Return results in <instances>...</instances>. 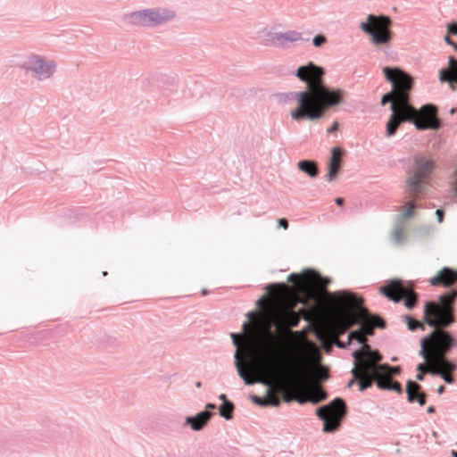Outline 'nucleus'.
<instances>
[{
	"label": "nucleus",
	"instance_id": "5701e85b",
	"mask_svg": "<svg viewBox=\"0 0 457 457\" xmlns=\"http://www.w3.org/2000/svg\"><path fill=\"white\" fill-rule=\"evenodd\" d=\"M327 42V38L322 35H317L312 39V44L316 47H320L325 45Z\"/></svg>",
	"mask_w": 457,
	"mask_h": 457
},
{
	"label": "nucleus",
	"instance_id": "c85d7f7f",
	"mask_svg": "<svg viewBox=\"0 0 457 457\" xmlns=\"http://www.w3.org/2000/svg\"><path fill=\"white\" fill-rule=\"evenodd\" d=\"M427 412L429 413V414L434 413L435 412V408L433 406L428 407Z\"/></svg>",
	"mask_w": 457,
	"mask_h": 457
},
{
	"label": "nucleus",
	"instance_id": "dca6fc26",
	"mask_svg": "<svg viewBox=\"0 0 457 457\" xmlns=\"http://www.w3.org/2000/svg\"><path fill=\"white\" fill-rule=\"evenodd\" d=\"M344 151L339 146H335L330 151V155L327 161L326 180L332 182L336 180L341 170Z\"/></svg>",
	"mask_w": 457,
	"mask_h": 457
},
{
	"label": "nucleus",
	"instance_id": "423d86ee",
	"mask_svg": "<svg viewBox=\"0 0 457 457\" xmlns=\"http://www.w3.org/2000/svg\"><path fill=\"white\" fill-rule=\"evenodd\" d=\"M404 121L413 123L420 130H437L442 126L436 106L428 104L417 109L410 103L398 112L390 115L386 125V136L393 137Z\"/></svg>",
	"mask_w": 457,
	"mask_h": 457
},
{
	"label": "nucleus",
	"instance_id": "a878e982",
	"mask_svg": "<svg viewBox=\"0 0 457 457\" xmlns=\"http://www.w3.org/2000/svg\"><path fill=\"white\" fill-rule=\"evenodd\" d=\"M436 218H437V221L438 222H442L443 221V217H444L443 211L440 210V209L436 210Z\"/></svg>",
	"mask_w": 457,
	"mask_h": 457
},
{
	"label": "nucleus",
	"instance_id": "6ab92c4d",
	"mask_svg": "<svg viewBox=\"0 0 457 457\" xmlns=\"http://www.w3.org/2000/svg\"><path fill=\"white\" fill-rule=\"evenodd\" d=\"M298 170L306 174L311 179H315L319 175V167L316 162L311 160H302L296 164Z\"/></svg>",
	"mask_w": 457,
	"mask_h": 457
},
{
	"label": "nucleus",
	"instance_id": "4be33fe9",
	"mask_svg": "<svg viewBox=\"0 0 457 457\" xmlns=\"http://www.w3.org/2000/svg\"><path fill=\"white\" fill-rule=\"evenodd\" d=\"M446 33L448 35L456 36L457 35V22L452 21L445 25Z\"/></svg>",
	"mask_w": 457,
	"mask_h": 457
},
{
	"label": "nucleus",
	"instance_id": "f8f14e48",
	"mask_svg": "<svg viewBox=\"0 0 457 457\" xmlns=\"http://www.w3.org/2000/svg\"><path fill=\"white\" fill-rule=\"evenodd\" d=\"M444 42L457 51V43L452 39V35L445 33ZM438 79L442 83H447L452 90H457V58L449 55L447 65L439 71Z\"/></svg>",
	"mask_w": 457,
	"mask_h": 457
},
{
	"label": "nucleus",
	"instance_id": "2eb2a0df",
	"mask_svg": "<svg viewBox=\"0 0 457 457\" xmlns=\"http://www.w3.org/2000/svg\"><path fill=\"white\" fill-rule=\"evenodd\" d=\"M416 370L418 372L416 375V379L418 381H423L424 376L427 373H429L431 375H436L441 377L446 384L451 385L455 382L453 374H452L449 371H445L443 368H441L439 365H437L436 363L433 362L430 360H424V362L420 363L417 366Z\"/></svg>",
	"mask_w": 457,
	"mask_h": 457
},
{
	"label": "nucleus",
	"instance_id": "f257e3e1",
	"mask_svg": "<svg viewBox=\"0 0 457 457\" xmlns=\"http://www.w3.org/2000/svg\"><path fill=\"white\" fill-rule=\"evenodd\" d=\"M320 277L314 272L291 274L285 284L269 287L270 296L257 301L258 311L246 313L241 332L231 333L236 348L234 365L245 385L256 383L267 386L264 397L253 396L261 406H278L282 398L300 403H318L326 394L315 383L318 377L326 378L313 359L316 346L304 332L292 331L309 309L307 295L319 286Z\"/></svg>",
	"mask_w": 457,
	"mask_h": 457
},
{
	"label": "nucleus",
	"instance_id": "1a4fd4ad",
	"mask_svg": "<svg viewBox=\"0 0 457 457\" xmlns=\"http://www.w3.org/2000/svg\"><path fill=\"white\" fill-rule=\"evenodd\" d=\"M176 17V11L170 6L145 8L127 14L129 21L143 27H158L170 22Z\"/></svg>",
	"mask_w": 457,
	"mask_h": 457
},
{
	"label": "nucleus",
	"instance_id": "6e6552de",
	"mask_svg": "<svg viewBox=\"0 0 457 457\" xmlns=\"http://www.w3.org/2000/svg\"><path fill=\"white\" fill-rule=\"evenodd\" d=\"M393 21L387 15L368 14L359 28L367 36L370 44L378 50L388 48L394 40Z\"/></svg>",
	"mask_w": 457,
	"mask_h": 457
},
{
	"label": "nucleus",
	"instance_id": "a211bd4d",
	"mask_svg": "<svg viewBox=\"0 0 457 457\" xmlns=\"http://www.w3.org/2000/svg\"><path fill=\"white\" fill-rule=\"evenodd\" d=\"M212 416L213 412L212 411H200L195 416L187 417L185 425L189 426L193 431H200L207 426Z\"/></svg>",
	"mask_w": 457,
	"mask_h": 457
},
{
	"label": "nucleus",
	"instance_id": "7c9ffc66",
	"mask_svg": "<svg viewBox=\"0 0 457 457\" xmlns=\"http://www.w3.org/2000/svg\"><path fill=\"white\" fill-rule=\"evenodd\" d=\"M454 112H455V110H454V109H452V110L450 111V113H451V114H453V113H454Z\"/></svg>",
	"mask_w": 457,
	"mask_h": 457
},
{
	"label": "nucleus",
	"instance_id": "9d476101",
	"mask_svg": "<svg viewBox=\"0 0 457 457\" xmlns=\"http://www.w3.org/2000/svg\"><path fill=\"white\" fill-rule=\"evenodd\" d=\"M20 68L36 80L46 81L54 76L57 63L52 58L32 53L25 56Z\"/></svg>",
	"mask_w": 457,
	"mask_h": 457
},
{
	"label": "nucleus",
	"instance_id": "0eeeda50",
	"mask_svg": "<svg viewBox=\"0 0 457 457\" xmlns=\"http://www.w3.org/2000/svg\"><path fill=\"white\" fill-rule=\"evenodd\" d=\"M383 74L392 85L389 93L381 98V104L390 103V110L395 114L410 104V93L412 89L413 79L411 75L397 67H384Z\"/></svg>",
	"mask_w": 457,
	"mask_h": 457
},
{
	"label": "nucleus",
	"instance_id": "c756f323",
	"mask_svg": "<svg viewBox=\"0 0 457 457\" xmlns=\"http://www.w3.org/2000/svg\"><path fill=\"white\" fill-rule=\"evenodd\" d=\"M336 203L340 205V204H343V199L342 198H337L336 199Z\"/></svg>",
	"mask_w": 457,
	"mask_h": 457
},
{
	"label": "nucleus",
	"instance_id": "b1692460",
	"mask_svg": "<svg viewBox=\"0 0 457 457\" xmlns=\"http://www.w3.org/2000/svg\"><path fill=\"white\" fill-rule=\"evenodd\" d=\"M339 127H340L339 122L335 120V121H333L331 126L329 128H328L327 132L328 134H333V133L337 132L339 129Z\"/></svg>",
	"mask_w": 457,
	"mask_h": 457
},
{
	"label": "nucleus",
	"instance_id": "aec40b11",
	"mask_svg": "<svg viewBox=\"0 0 457 457\" xmlns=\"http://www.w3.org/2000/svg\"><path fill=\"white\" fill-rule=\"evenodd\" d=\"M219 399L222 401V403L219 406V413L225 420H231L233 418V411L235 409L234 404L228 401L227 395L225 394H220L219 395Z\"/></svg>",
	"mask_w": 457,
	"mask_h": 457
},
{
	"label": "nucleus",
	"instance_id": "cd10ccee",
	"mask_svg": "<svg viewBox=\"0 0 457 457\" xmlns=\"http://www.w3.org/2000/svg\"><path fill=\"white\" fill-rule=\"evenodd\" d=\"M436 392L438 395H442L444 392H445V386H439L436 389Z\"/></svg>",
	"mask_w": 457,
	"mask_h": 457
},
{
	"label": "nucleus",
	"instance_id": "bb28decb",
	"mask_svg": "<svg viewBox=\"0 0 457 457\" xmlns=\"http://www.w3.org/2000/svg\"><path fill=\"white\" fill-rule=\"evenodd\" d=\"M216 408V405L214 403H207L205 405V411H211L212 410H214Z\"/></svg>",
	"mask_w": 457,
	"mask_h": 457
},
{
	"label": "nucleus",
	"instance_id": "412c9836",
	"mask_svg": "<svg viewBox=\"0 0 457 457\" xmlns=\"http://www.w3.org/2000/svg\"><path fill=\"white\" fill-rule=\"evenodd\" d=\"M405 320H406V323H407V326H408V328L410 330H415L416 328H424V325H423V322L421 321H419L415 319H412L411 317H405Z\"/></svg>",
	"mask_w": 457,
	"mask_h": 457
},
{
	"label": "nucleus",
	"instance_id": "f03ea898",
	"mask_svg": "<svg viewBox=\"0 0 457 457\" xmlns=\"http://www.w3.org/2000/svg\"><path fill=\"white\" fill-rule=\"evenodd\" d=\"M361 304L362 299L352 294L330 295L321 301L320 306L309 307L304 320L315 323L317 337L323 345H328L327 351L330 349L331 343L345 347L337 337L355 323H360L361 328L350 332L348 337V342L355 339L362 344L361 349L353 353V378L349 382V386L357 380L360 390H364L375 381L380 389L401 393V384L392 379L400 373V368L379 364L381 355L377 351H371L365 344L366 335H372L376 327L384 328V321L378 316L370 315Z\"/></svg>",
	"mask_w": 457,
	"mask_h": 457
},
{
	"label": "nucleus",
	"instance_id": "ddd939ff",
	"mask_svg": "<svg viewBox=\"0 0 457 457\" xmlns=\"http://www.w3.org/2000/svg\"><path fill=\"white\" fill-rule=\"evenodd\" d=\"M262 38L268 45L274 46H285L288 43H295L302 39V33L293 30H278L269 29L262 31Z\"/></svg>",
	"mask_w": 457,
	"mask_h": 457
},
{
	"label": "nucleus",
	"instance_id": "20e7f679",
	"mask_svg": "<svg viewBox=\"0 0 457 457\" xmlns=\"http://www.w3.org/2000/svg\"><path fill=\"white\" fill-rule=\"evenodd\" d=\"M294 75L305 84L303 89L294 92L295 106L288 117L295 122L315 121L333 108L345 104L347 93L340 87H329L324 82L323 68L310 62L299 66Z\"/></svg>",
	"mask_w": 457,
	"mask_h": 457
},
{
	"label": "nucleus",
	"instance_id": "7ed1b4c3",
	"mask_svg": "<svg viewBox=\"0 0 457 457\" xmlns=\"http://www.w3.org/2000/svg\"><path fill=\"white\" fill-rule=\"evenodd\" d=\"M433 286L450 287L456 290L439 297L438 303L428 302L424 308L425 321L434 329L420 340V354L424 360H430L452 374L457 365L446 356L457 348V337L445 330L455 322L454 304L457 298V270L443 268L430 279Z\"/></svg>",
	"mask_w": 457,
	"mask_h": 457
},
{
	"label": "nucleus",
	"instance_id": "39448f33",
	"mask_svg": "<svg viewBox=\"0 0 457 457\" xmlns=\"http://www.w3.org/2000/svg\"><path fill=\"white\" fill-rule=\"evenodd\" d=\"M433 167L432 161L420 158L416 161L413 172L407 179L408 201L401 207L397 220L389 235L391 242L396 245L407 243L419 232L418 229L411 228L409 220L416 213L418 195L425 188Z\"/></svg>",
	"mask_w": 457,
	"mask_h": 457
},
{
	"label": "nucleus",
	"instance_id": "9b49d317",
	"mask_svg": "<svg viewBox=\"0 0 457 457\" xmlns=\"http://www.w3.org/2000/svg\"><path fill=\"white\" fill-rule=\"evenodd\" d=\"M316 414L323 421V431L331 433L337 430L346 414L345 403L341 398H336L328 404L316 410Z\"/></svg>",
	"mask_w": 457,
	"mask_h": 457
},
{
	"label": "nucleus",
	"instance_id": "2f4dec72",
	"mask_svg": "<svg viewBox=\"0 0 457 457\" xmlns=\"http://www.w3.org/2000/svg\"><path fill=\"white\" fill-rule=\"evenodd\" d=\"M103 276H107V271H103Z\"/></svg>",
	"mask_w": 457,
	"mask_h": 457
},
{
	"label": "nucleus",
	"instance_id": "4468645a",
	"mask_svg": "<svg viewBox=\"0 0 457 457\" xmlns=\"http://www.w3.org/2000/svg\"><path fill=\"white\" fill-rule=\"evenodd\" d=\"M382 293L391 300L399 301L404 299L405 305L408 308H412L416 303L415 294L407 289L398 281H393L388 286L380 288Z\"/></svg>",
	"mask_w": 457,
	"mask_h": 457
},
{
	"label": "nucleus",
	"instance_id": "f3484780",
	"mask_svg": "<svg viewBox=\"0 0 457 457\" xmlns=\"http://www.w3.org/2000/svg\"><path fill=\"white\" fill-rule=\"evenodd\" d=\"M405 392L407 395V401L410 403H417L420 407H423L426 404L428 397L427 394L417 382L408 380L406 383Z\"/></svg>",
	"mask_w": 457,
	"mask_h": 457
},
{
	"label": "nucleus",
	"instance_id": "393cba45",
	"mask_svg": "<svg viewBox=\"0 0 457 457\" xmlns=\"http://www.w3.org/2000/svg\"><path fill=\"white\" fill-rule=\"evenodd\" d=\"M278 228H282L283 229H287L288 228V221L287 219L285 218H281L278 220Z\"/></svg>",
	"mask_w": 457,
	"mask_h": 457
},
{
	"label": "nucleus",
	"instance_id": "473e14b6",
	"mask_svg": "<svg viewBox=\"0 0 457 457\" xmlns=\"http://www.w3.org/2000/svg\"><path fill=\"white\" fill-rule=\"evenodd\" d=\"M200 386H201V383H200V382H198V383L196 384V386H197V387H199Z\"/></svg>",
	"mask_w": 457,
	"mask_h": 457
}]
</instances>
